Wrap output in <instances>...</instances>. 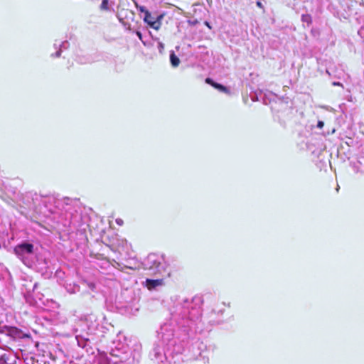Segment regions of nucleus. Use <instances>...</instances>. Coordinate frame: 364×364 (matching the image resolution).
I'll use <instances>...</instances> for the list:
<instances>
[{
  "mask_svg": "<svg viewBox=\"0 0 364 364\" xmlns=\"http://www.w3.org/2000/svg\"><path fill=\"white\" fill-rule=\"evenodd\" d=\"M189 333L187 339L178 342L176 329L172 323H164L158 331V341L154 343L149 352L151 360L159 364H179L185 360H198L203 363H209V358L213 353L215 346H208Z\"/></svg>",
  "mask_w": 364,
  "mask_h": 364,
  "instance_id": "f257e3e1",
  "label": "nucleus"
},
{
  "mask_svg": "<svg viewBox=\"0 0 364 364\" xmlns=\"http://www.w3.org/2000/svg\"><path fill=\"white\" fill-rule=\"evenodd\" d=\"M170 306V321L165 323H172L176 328H181L188 335L201 333L203 331L202 321V306L203 299L201 296L191 298L175 296L171 297Z\"/></svg>",
  "mask_w": 364,
  "mask_h": 364,
  "instance_id": "f03ea898",
  "label": "nucleus"
},
{
  "mask_svg": "<svg viewBox=\"0 0 364 364\" xmlns=\"http://www.w3.org/2000/svg\"><path fill=\"white\" fill-rule=\"evenodd\" d=\"M42 202L57 223L76 230H85L88 217L82 213L83 208L78 201L70 198L60 200L50 196L43 197Z\"/></svg>",
  "mask_w": 364,
  "mask_h": 364,
  "instance_id": "7ed1b4c3",
  "label": "nucleus"
},
{
  "mask_svg": "<svg viewBox=\"0 0 364 364\" xmlns=\"http://www.w3.org/2000/svg\"><path fill=\"white\" fill-rule=\"evenodd\" d=\"M14 253L27 267L42 274L47 272L49 261L38 252V247L31 241H21L14 247Z\"/></svg>",
  "mask_w": 364,
  "mask_h": 364,
  "instance_id": "20e7f679",
  "label": "nucleus"
},
{
  "mask_svg": "<svg viewBox=\"0 0 364 364\" xmlns=\"http://www.w3.org/2000/svg\"><path fill=\"white\" fill-rule=\"evenodd\" d=\"M114 347L109 353L110 357H102L100 364H138L141 354L137 347L132 351L127 345L114 342Z\"/></svg>",
  "mask_w": 364,
  "mask_h": 364,
  "instance_id": "39448f33",
  "label": "nucleus"
},
{
  "mask_svg": "<svg viewBox=\"0 0 364 364\" xmlns=\"http://www.w3.org/2000/svg\"><path fill=\"white\" fill-rule=\"evenodd\" d=\"M82 327L87 328V332L84 334H78L76 329L75 338L79 347L85 350L87 353L92 354L93 350L91 347V339L88 337L90 335H95L104 333V327L101 323V318L95 314H91L85 316L84 320L81 321Z\"/></svg>",
  "mask_w": 364,
  "mask_h": 364,
  "instance_id": "423d86ee",
  "label": "nucleus"
},
{
  "mask_svg": "<svg viewBox=\"0 0 364 364\" xmlns=\"http://www.w3.org/2000/svg\"><path fill=\"white\" fill-rule=\"evenodd\" d=\"M137 301L134 290L124 289L122 290L119 296H117L114 306H112L110 311L116 310L122 314H134L139 309L136 306Z\"/></svg>",
  "mask_w": 364,
  "mask_h": 364,
  "instance_id": "0eeeda50",
  "label": "nucleus"
},
{
  "mask_svg": "<svg viewBox=\"0 0 364 364\" xmlns=\"http://www.w3.org/2000/svg\"><path fill=\"white\" fill-rule=\"evenodd\" d=\"M144 269L151 274H160L166 269L164 258L156 254H149L141 263Z\"/></svg>",
  "mask_w": 364,
  "mask_h": 364,
  "instance_id": "6e6552de",
  "label": "nucleus"
},
{
  "mask_svg": "<svg viewBox=\"0 0 364 364\" xmlns=\"http://www.w3.org/2000/svg\"><path fill=\"white\" fill-rule=\"evenodd\" d=\"M1 331L13 341H20L30 337L29 334L23 332L21 329L16 326H4Z\"/></svg>",
  "mask_w": 364,
  "mask_h": 364,
  "instance_id": "1a4fd4ad",
  "label": "nucleus"
},
{
  "mask_svg": "<svg viewBox=\"0 0 364 364\" xmlns=\"http://www.w3.org/2000/svg\"><path fill=\"white\" fill-rule=\"evenodd\" d=\"M144 287H146L149 290L154 291L158 290L159 288L164 287L165 285V282L164 278H157V279H146V280L143 282Z\"/></svg>",
  "mask_w": 364,
  "mask_h": 364,
  "instance_id": "9d476101",
  "label": "nucleus"
},
{
  "mask_svg": "<svg viewBox=\"0 0 364 364\" xmlns=\"http://www.w3.org/2000/svg\"><path fill=\"white\" fill-rule=\"evenodd\" d=\"M53 46L55 49H57V51L55 53L51 54V57L59 58L64 50L69 48L70 43L68 41H64L63 42H58V41H55Z\"/></svg>",
  "mask_w": 364,
  "mask_h": 364,
  "instance_id": "9b49d317",
  "label": "nucleus"
},
{
  "mask_svg": "<svg viewBox=\"0 0 364 364\" xmlns=\"http://www.w3.org/2000/svg\"><path fill=\"white\" fill-rule=\"evenodd\" d=\"M15 363L16 358L13 353L7 352L0 355V364H14Z\"/></svg>",
  "mask_w": 364,
  "mask_h": 364,
  "instance_id": "f8f14e48",
  "label": "nucleus"
},
{
  "mask_svg": "<svg viewBox=\"0 0 364 364\" xmlns=\"http://www.w3.org/2000/svg\"><path fill=\"white\" fill-rule=\"evenodd\" d=\"M205 82L212 85L213 87H214L215 88H216L217 90H218L220 92H224V93H228L229 92V90L227 87L220 84V83H218V82H215L213 79L211 78H206L205 79Z\"/></svg>",
  "mask_w": 364,
  "mask_h": 364,
  "instance_id": "ddd939ff",
  "label": "nucleus"
},
{
  "mask_svg": "<svg viewBox=\"0 0 364 364\" xmlns=\"http://www.w3.org/2000/svg\"><path fill=\"white\" fill-rule=\"evenodd\" d=\"M65 288L69 294H75L80 291V286L75 283H66Z\"/></svg>",
  "mask_w": 364,
  "mask_h": 364,
  "instance_id": "4468645a",
  "label": "nucleus"
},
{
  "mask_svg": "<svg viewBox=\"0 0 364 364\" xmlns=\"http://www.w3.org/2000/svg\"><path fill=\"white\" fill-rule=\"evenodd\" d=\"M170 62L173 67L176 68L178 66L180 60L178 57L175 54L174 51L171 50L170 53Z\"/></svg>",
  "mask_w": 364,
  "mask_h": 364,
  "instance_id": "2eb2a0df",
  "label": "nucleus"
},
{
  "mask_svg": "<svg viewBox=\"0 0 364 364\" xmlns=\"http://www.w3.org/2000/svg\"><path fill=\"white\" fill-rule=\"evenodd\" d=\"M136 8L141 13H144V20H146V18L149 16L150 12L144 6H136Z\"/></svg>",
  "mask_w": 364,
  "mask_h": 364,
  "instance_id": "dca6fc26",
  "label": "nucleus"
},
{
  "mask_svg": "<svg viewBox=\"0 0 364 364\" xmlns=\"http://www.w3.org/2000/svg\"><path fill=\"white\" fill-rule=\"evenodd\" d=\"M109 0H102L101 5H100V9L102 10H105V11H110L111 9L109 6Z\"/></svg>",
  "mask_w": 364,
  "mask_h": 364,
  "instance_id": "f3484780",
  "label": "nucleus"
},
{
  "mask_svg": "<svg viewBox=\"0 0 364 364\" xmlns=\"http://www.w3.org/2000/svg\"><path fill=\"white\" fill-rule=\"evenodd\" d=\"M161 23L159 21V19H154V21H151V24H150V26L153 28L154 29L159 30L161 27Z\"/></svg>",
  "mask_w": 364,
  "mask_h": 364,
  "instance_id": "a211bd4d",
  "label": "nucleus"
},
{
  "mask_svg": "<svg viewBox=\"0 0 364 364\" xmlns=\"http://www.w3.org/2000/svg\"><path fill=\"white\" fill-rule=\"evenodd\" d=\"M155 40L158 42V50L159 51L160 53H163V51H164V44L159 41V38H155Z\"/></svg>",
  "mask_w": 364,
  "mask_h": 364,
  "instance_id": "6ab92c4d",
  "label": "nucleus"
},
{
  "mask_svg": "<svg viewBox=\"0 0 364 364\" xmlns=\"http://www.w3.org/2000/svg\"><path fill=\"white\" fill-rule=\"evenodd\" d=\"M78 62L81 64H85V63H92V61L91 60H90L89 58H81V57H79L78 59H77Z\"/></svg>",
  "mask_w": 364,
  "mask_h": 364,
  "instance_id": "aec40b11",
  "label": "nucleus"
},
{
  "mask_svg": "<svg viewBox=\"0 0 364 364\" xmlns=\"http://www.w3.org/2000/svg\"><path fill=\"white\" fill-rule=\"evenodd\" d=\"M301 20L304 22H307V23H310L311 21V16L309 15H302Z\"/></svg>",
  "mask_w": 364,
  "mask_h": 364,
  "instance_id": "412c9836",
  "label": "nucleus"
},
{
  "mask_svg": "<svg viewBox=\"0 0 364 364\" xmlns=\"http://www.w3.org/2000/svg\"><path fill=\"white\" fill-rule=\"evenodd\" d=\"M155 19V18H154L151 13H149V16L146 18V20H144L149 26H150V24H151V21H154V20Z\"/></svg>",
  "mask_w": 364,
  "mask_h": 364,
  "instance_id": "4be33fe9",
  "label": "nucleus"
},
{
  "mask_svg": "<svg viewBox=\"0 0 364 364\" xmlns=\"http://www.w3.org/2000/svg\"><path fill=\"white\" fill-rule=\"evenodd\" d=\"M136 35L138 36V38L141 41V42L146 45L145 42L143 41V36H142V33H141V31H136Z\"/></svg>",
  "mask_w": 364,
  "mask_h": 364,
  "instance_id": "5701e85b",
  "label": "nucleus"
},
{
  "mask_svg": "<svg viewBox=\"0 0 364 364\" xmlns=\"http://www.w3.org/2000/svg\"><path fill=\"white\" fill-rule=\"evenodd\" d=\"M37 286H38V283H37V282L33 283V284H32V289H31V291H35V289L37 288ZM30 292H31V289H28V293H30Z\"/></svg>",
  "mask_w": 364,
  "mask_h": 364,
  "instance_id": "b1692460",
  "label": "nucleus"
},
{
  "mask_svg": "<svg viewBox=\"0 0 364 364\" xmlns=\"http://www.w3.org/2000/svg\"><path fill=\"white\" fill-rule=\"evenodd\" d=\"M323 126H324V122L323 121H320V120L318 121L317 125H316L317 128L321 129V128H323Z\"/></svg>",
  "mask_w": 364,
  "mask_h": 364,
  "instance_id": "393cba45",
  "label": "nucleus"
},
{
  "mask_svg": "<svg viewBox=\"0 0 364 364\" xmlns=\"http://www.w3.org/2000/svg\"><path fill=\"white\" fill-rule=\"evenodd\" d=\"M118 18L119 20V21L124 26H127V23L125 21H124V19L121 17L120 15H118Z\"/></svg>",
  "mask_w": 364,
  "mask_h": 364,
  "instance_id": "a878e982",
  "label": "nucleus"
},
{
  "mask_svg": "<svg viewBox=\"0 0 364 364\" xmlns=\"http://www.w3.org/2000/svg\"><path fill=\"white\" fill-rule=\"evenodd\" d=\"M116 223L119 225H122L124 222H123V220L121 219V218H117L116 219Z\"/></svg>",
  "mask_w": 364,
  "mask_h": 364,
  "instance_id": "bb28decb",
  "label": "nucleus"
},
{
  "mask_svg": "<svg viewBox=\"0 0 364 364\" xmlns=\"http://www.w3.org/2000/svg\"><path fill=\"white\" fill-rule=\"evenodd\" d=\"M332 85L333 86H341V87H343L342 83H341L340 82H333Z\"/></svg>",
  "mask_w": 364,
  "mask_h": 364,
  "instance_id": "cd10ccee",
  "label": "nucleus"
},
{
  "mask_svg": "<svg viewBox=\"0 0 364 364\" xmlns=\"http://www.w3.org/2000/svg\"><path fill=\"white\" fill-rule=\"evenodd\" d=\"M162 18H163V16L160 15V16H158L156 19H159V21L161 22V20L162 19Z\"/></svg>",
  "mask_w": 364,
  "mask_h": 364,
  "instance_id": "c85d7f7f",
  "label": "nucleus"
},
{
  "mask_svg": "<svg viewBox=\"0 0 364 364\" xmlns=\"http://www.w3.org/2000/svg\"><path fill=\"white\" fill-rule=\"evenodd\" d=\"M28 194L31 195L33 198V196H36V197L38 196L37 193H36L33 194L32 193H29Z\"/></svg>",
  "mask_w": 364,
  "mask_h": 364,
  "instance_id": "c756f323",
  "label": "nucleus"
},
{
  "mask_svg": "<svg viewBox=\"0 0 364 364\" xmlns=\"http://www.w3.org/2000/svg\"><path fill=\"white\" fill-rule=\"evenodd\" d=\"M257 6H259V7H262V3H261V2H259V1H257Z\"/></svg>",
  "mask_w": 364,
  "mask_h": 364,
  "instance_id": "7c9ffc66",
  "label": "nucleus"
},
{
  "mask_svg": "<svg viewBox=\"0 0 364 364\" xmlns=\"http://www.w3.org/2000/svg\"><path fill=\"white\" fill-rule=\"evenodd\" d=\"M205 24L208 27L210 28V23L208 21L205 22Z\"/></svg>",
  "mask_w": 364,
  "mask_h": 364,
  "instance_id": "2f4dec72",
  "label": "nucleus"
},
{
  "mask_svg": "<svg viewBox=\"0 0 364 364\" xmlns=\"http://www.w3.org/2000/svg\"><path fill=\"white\" fill-rule=\"evenodd\" d=\"M94 287H95V285H94L93 284H91L90 285V287L91 289H93V288H94Z\"/></svg>",
  "mask_w": 364,
  "mask_h": 364,
  "instance_id": "473e14b6",
  "label": "nucleus"
},
{
  "mask_svg": "<svg viewBox=\"0 0 364 364\" xmlns=\"http://www.w3.org/2000/svg\"><path fill=\"white\" fill-rule=\"evenodd\" d=\"M326 73H327L329 75H331V73H330V72H329V70H326Z\"/></svg>",
  "mask_w": 364,
  "mask_h": 364,
  "instance_id": "72a5a7b5",
  "label": "nucleus"
},
{
  "mask_svg": "<svg viewBox=\"0 0 364 364\" xmlns=\"http://www.w3.org/2000/svg\"><path fill=\"white\" fill-rule=\"evenodd\" d=\"M129 13H130V14H131V16H134V14H133V13H132V12H129Z\"/></svg>",
  "mask_w": 364,
  "mask_h": 364,
  "instance_id": "f704fd0d",
  "label": "nucleus"
},
{
  "mask_svg": "<svg viewBox=\"0 0 364 364\" xmlns=\"http://www.w3.org/2000/svg\"><path fill=\"white\" fill-rule=\"evenodd\" d=\"M127 28H128V29H130V25H129V24L128 25Z\"/></svg>",
  "mask_w": 364,
  "mask_h": 364,
  "instance_id": "c9c22d12",
  "label": "nucleus"
}]
</instances>
